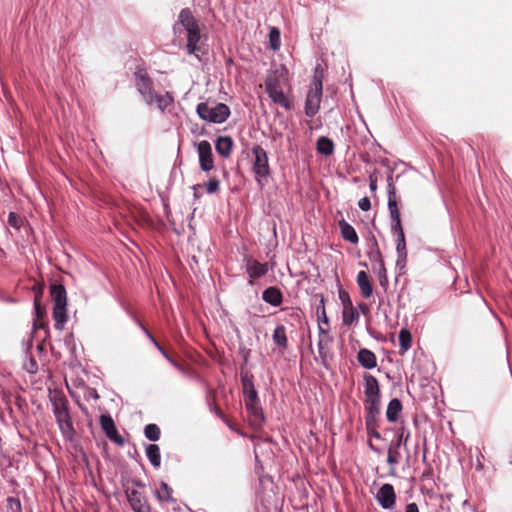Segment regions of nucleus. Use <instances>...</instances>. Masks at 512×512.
I'll use <instances>...</instances> for the list:
<instances>
[{
    "label": "nucleus",
    "mask_w": 512,
    "mask_h": 512,
    "mask_svg": "<svg viewBox=\"0 0 512 512\" xmlns=\"http://www.w3.org/2000/svg\"><path fill=\"white\" fill-rule=\"evenodd\" d=\"M288 87V71L283 65L272 67L265 79V90L273 103L286 110L293 106L292 100L286 93Z\"/></svg>",
    "instance_id": "1"
},
{
    "label": "nucleus",
    "mask_w": 512,
    "mask_h": 512,
    "mask_svg": "<svg viewBox=\"0 0 512 512\" xmlns=\"http://www.w3.org/2000/svg\"><path fill=\"white\" fill-rule=\"evenodd\" d=\"M136 87L148 105H156L161 111H164L173 102L169 93L163 95L154 93L152 81L145 74H136Z\"/></svg>",
    "instance_id": "2"
},
{
    "label": "nucleus",
    "mask_w": 512,
    "mask_h": 512,
    "mask_svg": "<svg viewBox=\"0 0 512 512\" xmlns=\"http://www.w3.org/2000/svg\"><path fill=\"white\" fill-rule=\"evenodd\" d=\"M180 27L187 32V52L189 54H194L200 40V29L196 19L189 9L181 10L178 21L174 25V31L178 32Z\"/></svg>",
    "instance_id": "3"
},
{
    "label": "nucleus",
    "mask_w": 512,
    "mask_h": 512,
    "mask_svg": "<svg viewBox=\"0 0 512 512\" xmlns=\"http://www.w3.org/2000/svg\"><path fill=\"white\" fill-rule=\"evenodd\" d=\"M323 90V69L320 65H317L314 69V75L312 77L310 88L308 90L305 100V114L308 117L315 116L320 108L321 98Z\"/></svg>",
    "instance_id": "4"
},
{
    "label": "nucleus",
    "mask_w": 512,
    "mask_h": 512,
    "mask_svg": "<svg viewBox=\"0 0 512 512\" xmlns=\"http://www.w3.org/2000/svg\"><path fill=\"white\" fill-rule=\"evenodd\" d=\"M51 297L54 302L53 319L55 321V328L62 331L68 320L66 309L67 295L65 288L62 285H52Z\"/></svg>",
    "instance_id": "5"
},
{
    "label": "nucleus",
    "mask_w": 512,
    "mask_h": 512,
    "mask_svg": "<svg viewBox=\"0 0 512 512\" xmlns=\"http://www.w3.org/2000/svg\"><path fill=\"white\" fill-rule=\"evenodd\" d=\"M198 116L207 122L223 123L230 115V109L223 103L201 102L196 107Z\"/></svg>",
    "instance_id": "6"
},
{
    "label": "nucleus",
    "mask_w": 512,
    "mask_h": 512,
    "mask_svg": "<svg viewBox=\"0 0 512 512\" xmlns=\"http://www.w3.org/2000/svg\"><path fill=\"white\" fill-rule=\"evenodd\" d=\"M252 153L254 155L253 172L259 181L260 178L267 177L270 173L268 156L266 151L259 145L252 149Z\"/></svg>",
    "instance_id": "7"
},
{
    "label": "nucleus",
    "mask_w": 512,
    "mask_h": 512,
    "mask_svg": "<svg viewBox=\"0 0 512 512\" xmlns=\"http://www.w3.org/2000/svg\"><path fill=\"white\" fill-rule=\"evenodd\" d=\"M200 167L203 171L208 172L213 169L214 161L212 148L208 141L202 140L197 144Z\"/></svg>",
    "instance_id": "8"
},
{
    "label": "nucleus",
    "mask_w": 512,
    "mask_h": 512,
    "mask_svg": "<svg viewBox=\"0 0 512 512\" xmlns=\"http://www.w3.org/2000/svg\"><path fill=\"white\" fill-rule=\"evenodd\" d=\"M376 499L383 509H392L396 502V494L393 486L391 484H383L376 494Z\"/></svg>",
    "instance_id": "9"
},
{
    "label": "nucleus",
    "mask_w": 512,
    "mask_h": 512,
    "mask_svg": "<svg viewBox=\"0 0 512 512\" xmlns=\"http://www.w3.org/2000/svg\"><path fill=\"white\" fill-rule=\"evenodd\" d=\"M58 427L66 440H72L74 437V427L70 417L69 409L54 414Z\"/></svg>",
    "instance_id": "10"
},
{
    "label": "nucleus",
    "mask_w": 512,
    "mask_h": 512,
    "mask_svg": "<svg viewBox=\"0 0 512 512\" xmlns=\"http://www.w3.org/2000/svg\"><path fill=\"white\" fill-rule=\"evenodd\" d=\"M245 268L251 283L252 280L265 276L269 271L267 263H260L251 257L245 259Z\"/></svg>",
    "instance_id": "11"
},
{
    "label": "nucleus",
    "mask_w": 512,
    "mask_h": 512,
    "mask_svg": "<svg viewBox=\"0 0 512 512\" xmlns=\"http://www.w3.org/2000/svg\"><path fill=\"white\" fill-rule=\"evenodd\" d=\"M129 504L134 512H151L146 497L138 490L127 492Z\"/></svg>",
    "instance_id": "12"
},
{
    "label": "nucleus",
    "mask_w": 512,
    "mask_h": 512,
    "mask_svg": "<svg viewBox=\"0 0 512 512\" xmlns=\"http://www.w3.org/2000/svg\"><path fill=\"white\" fill-rule=\"evenodd\" d=\"M100 424L106 436L118 444H123L122 437L118 434L115 423L109 415H102L100 417Z\"/></svg>",
    "instance_id": "13"
},
{
    "label": "nucleus",
    "mask_w": 512,
    "mask_h": 512,
    "mask_svg": "<svg viewBox=\"0 0 512 512\" xmlns=\"http://www.w3.org/2000/svg\"><path fill=\"white\" fill-rule=\"evenodd\" d=\"M381 397H368L365 398V409L368 413L366 417V425H370L375 422L376 416L380 413Z\"/></svg>",
    "instance_id": "14"
},
{
    "label": "nucleus",
    "mask_w": 512,
    "mask_h": 512,
    "mask_svg": "<svg viewBox=\"0 0 512 512\" xmlns=\"http://www.w3.org/2000/svg\"><path fill=\"white\" fill-rule=\"evenodd\" d=\"M340 298L343 302V322L346 325H351L354 321L358 320L359 314L354 309L346 293L340 294Z\"/></svg>",
    "instance_id": "15"
},
{
    "label": "nucleus",
    "mask_w": 512,
    "mask_h": 512,
    "mask_svg": "<svg viewBox=\"0 0 512 512\" xmlns=\"http://www.w3.org/2000/svg\"><path fill=\"white\" fill-rule=\"evenodd\" d=\"M49 399L52 404V409H53L54 414L68 409V400H67L66 396L61 391H58V390L51 391L50 395H49Z\"/></svg>",
    "instance_id": "16"
},
{
    "label": "nucleus",
    "mask_w": 512,
    "mask_h": 512,
    "mask_svg": "<svg viewBox=\"0 0 512 512\" xmlns=\"http://www.w3.org/2000/svg\"><path fill=\"white\" fill-rule=\"evenodd\" d=\"M357 360L365 369H373L377 366L376 355L369 349L362 348L357 354Z\"/></svg>",
    "instance_id": "17"
},
{
    "label": "nucleus",
    "mask_w": 512,
    "mask_h": 512,
    "mask_svg": "<svg viewBox=\"0 0 512 512\" xmlns=\"http://www.w3.org/2000/svg\"><path fill=\"white\" fill-rule=\"evenodd\" d=\"M364 394L365 398L380 396L378 380L371 374L364 375Z\"/></svg>",
    "instance_id": "18"
},
{
    "label": "nucleus",
    "mask_w": 512,
    "mask_h": 512,
    "mask_svg": "<svg viewBox=\"0 0 512 512\" xmlns=\"http://www.w3.org/2000/svg\"><path fill=\"white\" fill-rule=\"evenodd\" d=\"M263 300L275 307H278L282 304L283 296L281 291L276 287H269L265 289L262 293Z\"/></svg>",
    "instance_id": "19"
},
{
    "label": "nucleus",
    "mask_w": 512,
    "mask_h": 512,
    "mask_svg": "<svg viewBox=\"0 0 512 512\" xmlns=\"http://www.w3.org/2000/svg\"><path fill=\"white\" fill-rule=\"evenodd\" d=\"M356 280L362 296L364 298H370L373 294V287L368 274L365 271H359Z\"/></svg>",
    "instance_id": "20"
},
{
    "label": "nucleus",
    "mask_w": 512,
    "mask_h": 512,
    "mask_svg": "<svg viewBox=\"0 0 512 512\" xmlns=\"http://www.w3.org/2000/svg\"><path fill=\"white\" fill-rule=\"evenodd\" d=\"M233 140L229 136H220L215 143L217 153L223 157H228L232 151Z\"/></svg>",
    "instance_id": "21"
},
{
    "label": "nucleus",
    "mask_w": 512,
    "mask_h": 512,
    "mask_svg": "<svg viewBox=\"0 0 512 512\" xmlns=\"http://www.w3.org/2000/svg\"><path fill=\"white\" fill-rule=\"evenodd\" d=\"M339 227L341 230V235L346 241L352 244L358 243V235L355 229L348 222H346L345 220L340 221Z\"/></svg>",
    "instance_id": "22"
},
{
    "label": "nucleus",
    "mask_w": 512,
    "mask_h": 512,
    "mask_svg": "<svg viewBox=\"0 0 512 512\" xmlns=\"http://www.w3.org/2000/svg\"><path fill=\"white\" fill-rule=\"evenodd\" d=\"M402 410V404L399 399H392L386 410V418L389 422H396L399 418V414Z\"/></svg>",
    "instance_id": "23"
},
{
    "label": "nucleus",
    "mask_w": 512,
    "mask_h": 512,
    "mask_svg": "<svg viewBox=\"0 0 512 512\" xmlns=\"http://www.w3.org/2000/svg\"><path fill=\"white\" fill-rule=\"evenodd\" d=\"M146 456L149 459L150 463L158 468L161 464V456L160 449L156 444H150L146 447Z\"/></svg>",
    "instance_id": "24"
},
{
    "label": "nucleus",
    "mask_w": 512,
    "mask_h": 512,
    "mask_svg": "<svg viewBox=\"0 0 512 512\" xmlns=\"http://www.w3.org/2000/svg\"><path fill=\"white\" fill-rule=\"evenodd\" d=\"M318 153L329 156L334 152V144L332 140L327 137H320L317 141Z\"/></svg>",
    "instance_id": "25"
},
{
    "label": "nucleus",
    "mask_w": 512,
    "mask_h": 512,
    "mask_svg": "<svg viewBox=\"0 0 512 512\" xmlns=\"http://www.w3.org/2000/svg\"><path fill=\"white\" fill-rule=\"evenodd\" d=\"M244 392L247 398V408L254 409V405L257 403V392L254 389L252 383L244 380Z\"/></svg>",
    "instance_id": "26"
},
{
    "label": "nucleus",
    "mask_w": 512,
    "mask_h": 512,
    "mask_svg": "<svg viewBox=\"0 0 512 512\" xmlns=\"http://www.w3.org/2000/svg\"><path fill=\"white\" fill-rule=\"evenodd\" d=\"M272 338L279 347H287L286 328L283 325H278L275 328Z\"/></svg>",
    "instance_id": "27"
},
{
    "label": "nucleus",
    "mask_w": 512,
    "mask_h": 512,
    "mask_svg": "<svg viewBox=\"0 0 512 512\" xmlns=\"http://www.w3.org/2000/svg\"><path fill=\"white\" fill-rule=\"evenodd\" d=\"M399 343L401 348V354L407 352L412 345V336L407 329H401L399 332Z\"/></svg>",
    "instance_id": "28"
},
{
    "label": "nucleus",
    "mask_w": 512,
    "mask_h": 512,
    "mask_svg": "<svg viewBox=\"0 0 512 512\" xmlns=\"http://www.w3.org/2000/svg\"><path fill=\"white\" fill-rule=\"evenodd\" d=\"M318 330H319L318 350L320 353H322L325 346H327L330 342V336L328 333L329 326H326V328H325L322 324H318Z\"/></svg>",
    "instance_id": "29"
},
{
    "label": "nucleus",
    "mask_w": 512,
    "mask_h": 512,
    "mask_svg": "<svg viewBox=\"0 0 512 512\" xmlns=\"http://www.w3.org/2000/svg\"><path fill=\"white\" fill-rule=\"evenodd\" d=\"M156 497L160 501H172V489L165 482H161L159 489L156 491Z\"/></svg>",
    "instance_id": "30"
},
{
    "label": "nucleus",
    "mask_w": 512,
    "mask_h": 512,
    "mask_svg": "<svg viewBox=\"0 0 512 512\" xmlns=\"http://www.w3.org/2000/svg\"><path fill=\"white\" fill-rule=\"evenodd\" d=\"M142 330L147 335V337L153 342V344L157 347V349L163 354V356L177 369L181 370V366L175 362L166 352L165 350L159 345V343L155 340V338L150 334V332L142 325L140 324Z\"/></svg>",
    "instance_id": "31"
},
{
    "label": "nucleus",
    "mask_w": 512,
    "mask_h": 512,
    "mask_svg": "<svg viewBox=\"0 0 512 512\" xmlns=\"http://www.w3.org/2000/svg\"><path fill=\"white\" fill-rule=\"evenodd\" d=\"M374 272L377 274L380 285L386 289L388 286V277L387 270L385 268L384 263L377 264V266H373Z\"/></svg>",
    "instance_id": "32"
},
{
    "label": "nucleus",
    "mask_w": 512,
    "mask_h": 512,
    "mask_svg": "<svg viewBox=\"0 0 512 512\" xmlns=\"http://www.w3.org/2000/svg\"><path fill=\"white\" fill-rule=\"evenodd\" d=\"M397 238H396V251L397 253H402V252H407L406 250V242H405V235H404V231H403V228H400V229H394L392 230Z\"/></svg>",
    "instance_id": "33"
},
{
    "label": "nucleus",
    "mask_w": 512,
    "mask_h": 512,
    "mask_svg": "<svg viewBox=\"0 0 512 512\" xmlns=\"http://www.w3.org/2000/svg\"><path fill=\"white\" fill-rule=\"evenodd\" d=\"M146 438L151 441H157L160 437V429L156 424H148L144 429Z\"/></svg>",
    "instance_id": "34"
},
{
    "label": "nucleus",
    "mask_w": 512,
    "mask_h": 512,
    "mask_svg": "<svg viewBox=\"0 0 512 512\" xmlns=\"http://www.w3.org/2000/svg\"><path fill=\"white\" fill-rule=\"evenodd\" d=\"M269 42H270V46L271 48L276 51L279 49L280 47V31L273 27L270 29V32H269Z\"/></svg>",
    "instance_id": "35"
},
{
    "label": "nucleus",
    "mask_w": 512,
    "mask_h": 512,
    "mask_svg": "<svg viewBox=\"0 0 512 512\" xmlns=\"http://www.w3.org/2000/svg\"><path fill=\"white\" fill-rule=\"evenodd\" d=\"M6 511L7 512H22V505L19 498L8 497L6 500Z\"/></svg>",
    "instance_id": "36"
},
{
    "label": "nucleus",
    "mask_w": 512,
    "mask_h": 512,
    "mask_svg": "<svg viewBox=\"0 0 512 512\" xmlns=\"http://www.w3.org/2000/svg\"><path fill=\"white\" fill-rule=\"evenodd\" d=\"M399 460H400L399 449L390 445L388 448V456H387L388 464L391 466H395L396 464H398Z\"/></svg>",
    "instance_id": "37"
},
{
    "label": "nucleus",
    "mask_w": 512,
    "mask_h": 512,
    "mask_svg": "<svg viewBox=\"0 0 512 512\" xmlns=\"http://www.w3.org/2000/svg\"><path fill=\"white\" fill-rule=\"evenodd\" d=\"M373 246L374 249L370 251L369 258L373 262V266H377V264L384 263V260L382 258L381 252L378 248V244L376 241L374 242Z\"/></svg>",
    "instance_id": "38"
},
{
    "label": "nucleus",
    "mask_w": 512,
    "mask_h": 512,
    "mask_svg": "<svg viewBox=\"0 0 512 512\" xmlns=\"http://www.w3.org/2000/svg\"><path fill=\"white\" fill-rule=\"evenodd\" d=\"M317 314H318V324L329 326L328 317L325 311L324 307V301L321 300V306L317 308Z\"/></svg>",
    "instance_id": "39"
},
{
    "label": "nucleus",
    "mask_w": 512,
    "mask_h": 512,
    "mask_svg": "<svg viewBox=\"0 0 512 512\" xmlns=\"http://www.w3.org/2000/svg\"><path fill=\"white\" fill-rule=\"evenodd\" d=\"M392 219V230L402 228L399 209L389 210Z\"/></svg>",
    "instance_id": "40"
},
{
    "label": "nucleus",
    "mask_w": 512,
    "mask_h": 512,
    "mask_svg": "<svg viewBox=\"0 0 512 512\" xmlns=\"http://www.w3.org/2000/svg\"><path fill=\"white\" fill-rule=\"evenodd\" d=\"M219 184L217 179H210L206 184L207 192L210 194L215 193L219 189Z\"/></svg>",
    "instance_id": "41"
},
{
    "label": "nucleus",
    "mask_w": 512,
    "mask_h": 512,
    "mask_svg": "<svg viewBox=\"0 0 512 512\" xmlns=\"http://www.w3.org/2000/svg\"><path fill=\"white\" fill-rule=\"evenodd\" d=\"M396 266L400 269L405 268L407 263V252L397 253Z\"/></svg>",
    "instance_id": "42"
},
{
    "label": "nucleus",
    "mask_w": 512,
    "mask_h": 512,
    "mask_svg": "<svg viewBox=\"0 0 512 512\" xmlns=\"http://www.w3.org/2000/svg\"><path fill=\"white\" fill-rule=\"evenodd\" d=\"M358 207L362 210V211H368L370 210L371 208V202H370V199L368 197H363L361 198L359 201H358Z\"/></svg>",
    "instance_id": "43"
},
{
    "label": "nucleus",
    "mask_w": 512,
    "mask_h": 512,
    "mask_svg": "<svg viewBox=\"0 0 512 512\" xmlns=\"http://www.w3.org/2000/svg\"><path fill=\"white\" fill-rule=\"evenodd\" d=\"M388 208H389V210L398 209L396 195L394 192L389 193Z\"/></svg>",
    "instance_id": "44"
},
{
    "label": "nucleus",
    "mask_w": 512,
    "mask_h": 512,
    "mask_svg": "<svg viewBox=\"0 0 512 512\" xmlns=\"http://www.w3.org/2000/svg\"><path fill=\"white\" fill-rule=\"evenodd\" d=\"M25 368L29 373L34 374L38 370V365L34 359H30L28 364L25 365Z\"/></svg>",
    "instance_id": "45"
},
{
    "label": "nucleus",
    "mask_w": 512,
    "mask_h": 512,
    "mask_svg": "<svg viewBox=\"0 0 512 512\" xmlns=\"http://www.w3.org/2000/svg\"><path fill=\"white\" fill-rule=\"evenodd\" d=\"M409 434L406 435L404 438L403 433H401L398 437L395 443H392L391 446H394L395 448L399 449L402 444H406L408 440Z\"/></svg>",
    "instance_id": "46"
},
{
    "label": "nucleus",
    "mask_w": 512,
    "mask_h": 512,
    "mask_svg": "<svg viewBox=\"0 0 512 512\" xmlns=\"http://www.w3.org/2000/svg\"><path fill=\"white\" fill-rule=\"evenodd\" d=\"M34 309H35V314H36L37 319H41L43 317L44 312L40 306V301H39L38 297L35 298Z\"/></svg>",
    "instance_id": "47"
},
{
    "label": "nucleus",
    "mask_w": 512,
    "mask_h": 512,
    "mask_svg": "<svg viewBox=\"0 0 512 512\" xmlns=\"http://www.w3.org/2000/svg\"><path fill=\"white\" fill-rule=\"evenodd\" d=\"M374 423H371L369 425V427L367 426V430H368V435L371 436V437H374L376 439H380L381 438V435L378 431H376L374 428H372V425Z\"/></svg>",
    "instance_id": "48"
},
{
    "label": "nucleus",
    "mask_w": 512,
    "mask_h": 512,
    "mask_svg": "<svg viewBox=\"0 0 512 512\" xmlns=\"http://www.w3.org/2000/svg\"><path fill=\"white\" fill-rule=\"evenodd\" d=\"M405 512H419L417 504L409 503L405 508Z\"/></svg>",
    "instance_id": "49"
},
{
    "label": "nucleus",
    "mask_w": 512,
    "mask_h": 512,
    "mask_svg": "<svg viewBox=\"0 0 512 512\" xmlns=\"http://www.w3.org/2000/svg\"><path fill=\"white\" fill-rule=\"evenodd\" d=\"M8 222L11 226H14L16 227L17 226V221H16V215L14 213H10L9 214V219H8Z\"/></svg>",
    "instance_id": "50"
},
{
    "label": "nucleus",
    "mask_w": 512,
    "mask_h": 512,
    "mask_svg": "<svg viewBox=\"0 0 512 512\" xmlns=\"http://www.w3.org/2000/svg\"><path fill=\"white\" fill-rule=\"evenodd\" d=\"M369 187H370L371 191H376V189H377V181H376V179H371L370 180Z\"/></svg>",
    "instance_id": "51"
},
{
    "label": "nucleus",
    "mask_w": 512,
    "mask_h": 512,
    "mask_svg": "<svg viewBox=\"0 0 512 512\" xmlns=\"http://www.w3.org/2000/svg\"><path fill=\"white\" fill-rule=\"evenodd\" d=\"M369 446L372 450L376 451V452H379V450L377 448L374 447V445L370 442L369 443Z\"/></svg>",
    "instance_id": "52"
},
{
    "label": "nucleus",
    "mask_w": 512,
    "mask_h": 512,
    "mask_svg": "<svg viewBox=\"0 0 512 512\" xmlns=\"http://www.w3.org/2000/svg\"><path fill=\"white\" fill-rule=\"evenodd\" d=\"M361 308H362L363 310L367 309L366 305H362V306H361Z\"/></svg>",
    "instance_id": "53"
}]
</instances>
